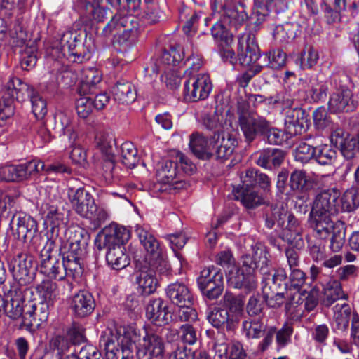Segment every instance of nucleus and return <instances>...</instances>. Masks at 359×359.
<instances>
[{
  "mask_svg": "<svg viewBox=\"0 0 359 359\" xmlns=\"http://www.w3.org/2000/svg\"><path fill=\"white\" fill-rule=\"evenodd\" d=\"M135 231L147 251L144 260L137 272L135 283L140 294L149 295L155 292L158 286L156 273H165L169 266L163 249L154 236L143 226H137Z\"/></svg>",
  "mask_w": 359,
  "mask_h": 359,
  "instance_id": "nucleus-1",
  "label": "nucleus"
},
{
  "mask_svg": "<svg viewBox=\"0 0 359 359\" xmlns=\"http://www.w3.org/2000/svg\"><path fill=\"white\" fill-rule=\"evenodd\" d=\"M130 237V231L122 226L111 224L97 236L95 245L100 250L107 249L106 260L113 269L120 270L129 264L123 247Z\"/></svg>",
  "mask_w": 359,
  "mask_h": 359,
  "instance_id": "nucleus-2",
  "label": "nucleus"
},
{
  "mask_svg": "<svg viewBox=\"0 0 359 359\" xmlns=\"http://www.w3.org/2000/svg\"><path fill=\"white\" fill-rule=\"evenodd\" d=\"M339 194L334 190L324 191L313 201L308 222L313 231L325 236L333 225L332 217L339 211L337 200Z\"/></svg>",
  "mask_w": 359,
  "mask_h": 359,
  "instance_id": "nucleus-3",
  "label": "nucleus"
},
{
  "mask_svg": "<svg viewBox=\"0 0 359 359\" xmlns=\"http://www.w3.org/2000/svg\"><path fill=\"white\" fill-rule=\"evenodd\" d=\"M140 339V333L133 327H129L123 335L116 330L107 328L101 334L100 345L104 347L108 359H118L120 355L122 359H128Z\"/></svg>",
  "mask_w": 359,
  "mask_h": 359,
  "instance_id": "nucleus-4",
  "label": "nucleus"
},
{
  "mask_svg": "<svg viewBox=\"0 0 359 359\" xmlns=\"http://www.w3.org/2000/svg\"><path fill=\"white\" fill-rule=\"evenodd\" d=\"M33 306L32 301H26L22 292L18 286L13 285L6 294L2 310L11 319L19 320L21 327L30 330Z\"/></svg>",
  "mask_w": 359,
  "mask_h": 359,
  "instance_id": "nucleus-5",
  "label": "nucleus"
},
{
  "mask_svg": "<svg viewBox=\"0 0 359 359\" xmlns=\"http://www.w3.org/2000/svg\"><path fill=\"white\" fill-rule=\"evenodd\" d=\"M49 53L55 60L60 59L68 54L77 62H82L90 58V52L85 49L81 35L75 30L65 32L60 41L53 46Z\"/></svg>",
  "mask_w": 359,
  "mask_h": 359,
  "instance_id": "nucleus-6",
  "label": "nucleus"
},
{
  "mask_svg": "<svg viewBox=\"0 0 359 359\" xmlns=\"http://www.w3.org/2000/svg\"><path fill=\"white\" fill-rule=\"evenodd\" d=\"M237 112L239 126L246 142L251 143L268 128L269 121L264 117L250 111L246 101L238 102Z\"/></svg>",
  "mask_w": 359,
  "mask_h": 359,
  "instance_id": "nucleus-7",
  "label": "nucleus"
},
{
  "mask_svg": "<svg viewBox=\"0 0 359 359\" xmlns=\"http://www.w3.org/2000/svg\"><path fill=\"white\" fill-rule=\"evenodd\" d=\"M256 259L254 260L250 255L242 257V266L231 270L227 280L230 286L243 289L246 292L255 290L257 285L255 269L257 267Z\"/></svg>",
  "mask_w": 359,
  "mask_h": 359,
  "instance_id": "nucleus-8",
  "label": "nucleus"
},
{
  "mask_svg": "<svg viewBox=\"0 0 359 359\" xmlns=\"http://www.w3.org/2000/svg\"><path fill=\"white\" fill-rule=\"evenodd\" d=\"M55 241L47 240L40 252V272L50 279L62 280L66 277L64 272L62 262L57 257L52 255V251L56 246Z\"/></svg>",
  "mask_w": 359,
  "mask_h": 359,
  "instance_id": "nucleus-9",
  "label": "nucleus"
},
{
  "mask_svg": "<svg viewBox=\"0 0 359 359\" xmlns=\"http://www.w3.org/2000/svg\"><path fill=\"white\" fill-rule=\"evenodd\" d=\"M212 88V83L208 74L190 76L184 83V99L189 102L205 100L209 96Z\"/></svg>",
  "mask_w": 359,
  "mask_h": 359,
  "instance_id": "nucleus-10",
  "label": "nucleus"
},
{
  "mask_svg": "<svg viewBox=\"0 0 359 359\" xmlns=\"http://www.w3.org/2000/svg\"><path fill=\"white\" fill-rule=\"evenodd\" d=\"M8 268L15 280L25 285L34 279V257L27 253H19L8 262Z\"/></svg>",
  "mask_w": 359,
  "mask_h": 359,
  "instance_id": "nucleus-11",
  "label": "nucleus"
},
{
  "mask_svg": "<svg viewBox=\"0 0 359 359\" xmlns=\"http://www.w3.org/2000/svg\"><path fill=\"white\" fill-rule=\"evenodd\" d=\"M238 55L240 62L245 66L255 63L260 56L255 34L246 31L238 34Z\"/></svg>",
  "mask_w": 359,
  "mask_h": 359,
  "instance_id": "nucleus-12",
  "label": "nucleus"
},
{
  "mask_svg": "<svg viewBox=\"0 0 359 359\" xmlns=\"http://www.w3.org/2000/svg\"><path fill=\"white\" fill-rule=\"evenodd\" d=\"M142 348L138 355L141 359H162L164 353L163 339L151 330H144Z\"/></svg>",
  "mask_w": 359,
  "mask_h": 359,
  "instance_id": "nucleus-13",
  "label": "nucleus"
},
{
  "mask_svg": "<svg viewBox=\"0 0 359 359\" xmlns=\"http://www.w3.org/2000/svg\"><path fill=\"white\" fill-rule=\"evenodd\" d=\"M213 158L228 159L238 145V140L231 134L224 132L214 133L212 135Z\"/></svg>",
  "mask_w": 359,
  "mask_h": 359,
  "instance_id": "nucleus-14",
  "label": "nucleus"
},
{
  "mask_svg": "<svg viewBox=\"0 0 359 359\" xmlns=\"http://www.w3.org/2000/svg\"><path fill=\"white\" fill-rule=\"evenodd\" d=\"M285 126L290 135H300L309 128V114L302 108H290L285 114Z\"/></svg>",
  "mask_w": 359,
  "mask_h": 359,
  "instance_id": "nucleus-15",
  "label": "nucleus"
},
{
  "mask_svg": "<svg viewBox=\"0 0 359 359\" xmlns=\"http://www.w3.org/2000/svg\"><path fill=\"white\" fill-rule=\"evenodd\" d=\"M145 309L147 318L157 326L167 325L172 319L168 303L161 298L149 299Z\"/></svg>",
  "mask_w": 359,
  "mask_h": 359,
  "instance_id": "nucleus-16",
  "label": "nucleus"
},
{
  "mask_svg": "<svg viewBox=\"0 0 359 359\" xmlns=\"http://www.w3.org/2000/svg\"><path fill=\"white\" fill-rule=\"evenodd\" d=\"M67 196L75 212L84 217L89 215V209L95 200L93 196L83 188L70 187L67 189Z\"/></svg>",
  "mask_w": 359,
  "mask_h": 359,
  "instance_id": "nucleus-17",
  "label": "nucleus"
},
{
  "mask_svg": "<svg viewBox=\"0 0 359 359\" xmlns=\"http://www.w3.org/2000/svg\"><path fill=\"white\" fill-rule=\"evenodd\" d=\"M36 93L33 87L19 78H12L5 86L4 96L11 101L16 100L18 102H22L27 99L31 100V97Z\"/></svg>",
  "mask_w": 359,
  "mask_h": 359,
  "instance_id": "nucleus-18",
  "label": "nucleus"
},
{
  "mask_svg": "<svg viewBox=\"0 0 359 359\" xmlns=\"http://www.w3.org/2000/svg\"><path fill=\"white\" fill-rule=\"evenodd\" d=\"M329 109L333 113L353 111L356 107V102L353 98V93L348 88L341 89L331 95L328 102Z\"/></svg>",
  "mask_w": 359,
  "mask_h": 359,
  "instance_id": "nucleus-19",
  "label": "nucleus"
},
{
  "mask_svg": "<svg viewBox=\"0 0 359 359\" xmlns=\"http://www.w3.org/2000/svg\"><path fill=\"white\" fill-rule=\"evenodd\" d=\"M95 307L93 295L86 290H79L70 301V309L77 318H85L92 313Z\"/></svg>",
  "mask_w": 359,
  "mask_h": 359,
  "instance_id": "nucleus-20",
  "label": "nucleus"
},
{
  "mask_svg": "<svg viewBox=\"0 0 359 359\" xmlns=\"http://www.w3.org/2000/svg\"><path fill=\"white\" fill-rule=\"evenodd\" d=\"M44 168V163L34 159L19 165H11V182H22L39 174V169Z\"/></svg>",
  "mask_w": 359,
  "mask_h": 359,
  "instance_id": "nucleus-21",
  "label": "nucleus"
},
{
  "mask_svg": "<svg viewBox=\"0 0 359 359\" xmlns=\"http://www.w3.org/2000/svg\"><path fill=\"white\" fill-rule=\"evenodd\" d=\"M166 297L177 306L194 302V296L187 285L182 282L169 284L165 288Z\"/></svg>",
  "mask_w": 359,
  "mask_h": 359,
  "instance_id": "nucleus-22",
  "label": "nucleus"
},
{
  "mask_svg": "<svg viewBox=\"0 0 359 359\" xmlns=\"http://www.w3.org/2000/svg\"><path fill=\"white\" fill-rule=\"evenodd\" d=\"M107 0H81L83 15L90 20L103 22L110 10L107 8Z\"/></svg>",
  "mask_w": 359,
  "mask_h": 359,
  "instance_id": "nucleus-23",
  "label": "nucleus"
},
{
  "mask_svg": "<svg viewBox=\"0 0 359 359\" xmlns=\"http://www.w3.org/2000/svg\"><path fill=\"white\" fill-rule=\"evenodd\" d=\"M63 211L54 205H50L46 210L45 222L50 227L47 233V240H54L57 243L60 228L65 225L67 217Z\"/></svg>",
  "mask_w": 359,
  "mask_h": 359,
  "instance_id": "nucleus-24",
  "label": "nucleus"
},
{
  "mask_svg": "<svg viewBox=\"0 0 359 359\" xmlns=\"http://www.w3.org/2000/svg\"><path fill=\"white\" fill-rule=\"evenodd\" d=\"M224 23L237 30L249 18L245 6L242 3H230L221 18Z\"/></svg>",
  "mask_w": 359,
  "mask_h": 359,
  "instance_id": "nucleus-25",
  "label": "nucleus"
},
{
  "mask_svg": "<svg viewBox=\"0 0 359 359\" xmlns=\"http://www.w3.org/2000/svg\"><path fill=\"white\" fill-rule=\"evenodd\" d=\"M212 144V136L209 140L198 133L193 134L190 137V149L200 159L208 160L213 158Z\"/></svg>",
  "mask_w": 359,
  "mask_h": 359,
  "instance_id": "nucleus-26",
  "label": "nucleus"
},
{
  "mask_svg": "<svg viewBox=\"0 0 359 359\" xmlns=\"http://www.w3.org/2000/svg\"><path fill=\"white\" fill-rule=\"evenodd\" d=\"M286 222L287 226L283 229L280 237L289 244L296 248H301L304 242L300 233L301 228L299 226L297 220L291 213H288Z\"/></svg>",
  "mask_w": 359,
  "mask_h": 359,
  "instance_id": "nucleus-27",
  "label": "nucleus"
},
{
  "mask_svg": "<svg viewBox=\"0 0 359 359\" xmlns=\"http://www.w3.org/2000/svg\"><path fill=\"white\" fill-rule=\"evenodd\" d=\"M17 222V234L20 240L26 242L32 240L38 231L36 221L31 216L25 213H19Z\"/></svg>",
  "mask_w": 359,
  "mask_h": 359,
  "instance_id": "nucleus-28",
  "label": "nucleus"
},
{
  "mask_svg": "<svg viewBox=\"0 0 359 359\" xmlns=\"http://www.w3.org/2000/svg\"><path fill=\"white\" fill-rule=\"evenodd\" d=\"M208 321L212 326L222 328L226 327L227 330H231L238 323V318L234 315H230L227 309L215 308L208 315Z\"/></svg>",
  "mask_w": 359,
  "mask_h": 359,
  "instance_id": "nucleus-29",
  "label": "nucleus"
},
{
  "mask_svg": "<svg viewBox=\"0 0 359 359\" xmlns=\"http://www.w3.org/2000/svg\"><path fill=\"white\" fill-rule=\"evenodd\" d=\"M115 100L121 104H128L137 98L135 87L129 81L120 80L112 88Z\"/></svg>",
  "mask_w": 359,
  "mask_h": 359,
  "instance_id": "nucleus-30",
  "label": "nucleus"
},
{
  "mask_svg": "<svg viewBox=\"0 0 359 359\" xmlns=\"http://www.w3.org/2000/svg\"><path fill=\"white\" fill-rule=\"evenodd\" d=\"M235 198L241 201L247 208H255L264 203V199L252 187H245L243 184L241 187L233 191Z\"/></svg>",
  "mask_w": 359,
  "mask_h": 359,
  "instance_id": "nucleus-31",
  "label": "nucleus"
},
{
  "mask_svg": "<svg viewBox=\"0 0 359 359\" xmlns=\"http://www.w3.org/2000/svg\"><path fill=\"white\" fill-rule=\"evenodd\" d=\"M285 154L283 151L276 148L264 149L259 153L256 163L262 168L272 169L273 167L279 166L283 161Z\"/></svg>",
  "mask_w": 359,
  "mask_h": 359,
  "instance_id": "nucleus-32",
  "label": "nucleus"
},
{
  "mask_svg": "<svg viewBox=\"0 0 359 359\" xmlns=\"http://www.w3.org/2000/svg\"><path fill=\"white\" fill-rule=\"evenodd\" d=\"M316 237L320 239L327 238L331 233L330 248L333 252H339L342 248L345 243V227L342 222H333L332 226L328 229L325 236H321L318 231H313Z\"/></svg>",
  "mask_w": 359,
  "mask_h": 359,
  "instance_id": "nucleus-33",
  "label": "nucleus"
},
{
  "mask_svg": "<svg viewBox=\"0 0 359 359\" xmlns=\"http://www.w3.org/2000/svg\"><path fill=\"white\" fill-rule=\"evenodd\" d=\"M254 255L252 258L255 260L257 263V267L255 269L256 270H259L260 274L262 276V285L263 286L269 287L270 285V280L272 276V273L268 263L269 260L266 257V252L262 248L257 247L256 245H252Z\"/></svg>",
  "mask_w": 359,
  "mask_h": 359,
  "instance_id": "nucleus-34",
  "label": "nucleus"
},
{
  "mask_svg": "<svg viewBox=\"0 0 359 359\" xmlns=\"http://www.w3.org/2000/svg\"><path fill=\"white\" fill-rule=\"evenodd\" d=\"M287 212V208L283 203L271 205L270 209L266 212V226L269 229L273 227L275 224L279 227H283L286 222Z\"/></svg>",
  "mask_w": 359,
  "mask_h": 359,
  "instance_id": "nucleus-35",
  "label": "nucleus"
},
{
  "mask_svg": "<svg viewBox=\"0 0 359 359\" xmlns=\"http://www.w3.org/2000/svg\"><path fill=\"white\" fill-rule=\"evenodd\" d=\"M242 184L245 187H253L258 185L264 191H268L271 186L269 177L258 170L251 168L245 171L244 175L241 176Z\"/></svg>",
  "mask_w": 359,
  "mask_h": 359,
  "instance_id": "nucleus-36",
  "label": "nucleus"
},
{
  "mask_svg": "<svg viewBox=\"0 0 359 359\" xmlns=\"http://www.w3.org/2000/svg\"><path fill=\"white\" fill-rule=\"evenodd\" d=\"M298 89L292 86L285 87L283 90L278 92L275 95L268 97L269 104H279L283 108L290 109L294 104L297 98Z\"/></svg>",
  "mask_w": 359,
  "mask_h": 359,
  "instance_id": "nucleus-37",
  "label": "nucleus"
},
{
  "mask_svg": "<svg viewBox=\"0 0 359 359\" xmlns=\"http://www.w3.org/2000/svg\"><path fill=\"white\" fill-rule=\"evenodd\" d=\"M334 329L339 331L346 330L349 325L351 309L350 305L344 303H337L334 306Z\"/></svg>",
  "mask_w": 359,
  "mask_h": 359,
  "instance_id": "nucleus-38",
  "label": "nucleus"
},
{
  "mask_svg": "<svg viewBox=\"0 0 359 359\" xmlns=\"http://www.w3.org/2000/svg\"><path fill=\"white\" fill-rule=\"evenodd\" d=\"M130 22H133V17L116 14L103 28L102 33L105 37L111 36L114 39Z\"/></svg>",
  "mask_w": 359,
  "mask_h": 359,
  "instance_id": "nucleus-39",
  "label": "nucleus"
},
{
  "mask_svg": "<svg viewBox=\"0 0 359 359\" xmlns=\"http://www.w3.org/2000/svg\"><path fill=\"white\" fill-rule=\"evenodd\" d=\"M337 153L334 147L329 144L315 146L314 160L320 165L332 164L337 159Z\"/></svg>",
  "mask_w": 359,
  "mask_h": 359,
  "instance_id": "nucleus-40",
  "label": "nucleus"
},
{
  "mask_svg": "<svg viewBox=\"0 0 359 359\" xmlns=\"http://www.w3.org/2000/svg\"><path fill=\"white\" fill-rule=\"evenodd\" d=\"M324 18L327 24H332L340 20L341 13L349 11V8L340 0L335 1L333 4H321Z\"/></svg>",
  "mask_w": 359,
  "mask_h": 359,
  "instance_id": "nucleus-41",
  "label": "nucleus"
},
{
  "mask_svg": "<svg viewBox=\"0 0 359 359\" xmlns=\"http://www.w3.org/2000/svg\"><path fill=\"white\" fill-rule=\"evenodd\" d=\"M137 22H130L122 29L114 39V43H118L124 49L130 48L135 43L137 36V29L135 27Z\"/></svg>",
  "mask_w": 359,
  "mask_h": 359,
  "instance_id": "nucleus-42",
  "label": "nucleus"
},
{
  "mask_svg": "<svg viewBox=\"0 0 359 359\" xmlns=\"http://www.w3.org/2000/svg\"><path fill=\"white\" fill-rule=\"evenodd\" d=\"M96 170L101 175L107 183H111L118 174V169L115 166L114 156H102L96 164Z\"/></svg>",
  "mask_w": 359,
  "mask_h": 359,
  "instance_id": "nucleus-43",
  "label": "nucleus"
},
{
  "mask_svg": "<svg viewBox=\"0 0 359 359\" xmlns=\"http://www.w3.org/2000/svg\"><path fill=\"white\" fill-rule=\"evenodd\" d=\"M308 94L314 102L325 101L329 90L327 82L318 81L316 77H311L309 83Z\"/></svg>",
  "mask_w": 359,
  "mask_h": 359,
  "instance_id": "nucleus-44",
  "label": "nucleus"
},
{
  "mask_svg": "<svg viewBox=\"0 0 359 359\" xmlns=\"http://www.w3.org/2000/svg\"><path fill=\"white\" fill-rule=\"evenodd\" d=\"M243 330L248 338H259L265 330L264 318H247L243 322Z\"/></svg>",
  "mask_w": 359,
  "mask_h": 359,
  "instance_id": "nucleus-45",
  "label": "nucleus"
},
{
  "mask_svg": "<svg viewBox=\"0 0 359 359\" xmlns=\"http://www.w3.org/2000/svg\"><path fill=\"white\" fill-rule=\"evenodd\" d=\"M160 168L157 170V176L161 183L166 184V182H172L177 176V161L176 159H165L160 163Z\"/></svg>",
  "mask_w": 359,
  "mask_h": 359,
  "instance_id": "nucleus-46",
  "label": "nucleus"
},
{
  "mask_svg": "<svg viewBox=\"0 0 359 359\" xmlns=\"http://www.w3.org/2000/svg\"><path fill=\"white\" fill-rule=\"evenodd\" d=\"M341 209L343 212H354L359 207V189L352 187L347 189L340 198Z\"/></svg>",
  "mask_w": 359,
  "mask_h": 359,
  "instance_id": "nucleus-47",
  "label": "nucleus"
},
{
  "mask_svg": "<svg viewBox=\"0 0 359 359\" xmlns=\"http://www.w3.org/2000/svg\"><path fill=\"white\" fill-rule=\"evenodd\" d=\"M62 262L66 277L76 278L82 274L81 258L72 255H62Z\"/></svg>",
  "mask_w": 359,
  "mask_h": 359,
  "instance_id": "nucleus-48",
  "label": "nucleus"
},
{
  "mask_svg": "<svg viewBox=\"0 0 359 359\" xmlns=\"http://www.w3.org/2000/svg\"><path fill=\"white\" fill-rule=\"evenodd\" d=\"M95 144L102 154V156H114L116 142L114 137L104 133H97L95 136Z\"/></svg>",
  "mask_w": 359,
  "mask_h": 359,
  "instance_id": "nucleus-49",
  "label": "nucleus"
},
{
  "mask_svg": "<svg viewBox=\"0 0 359 359\" xmlns=\"http://www.w3.org/2000/svg\"><path fill=\"white\" fill-rule=\"evenodd\" d=\"M32 305L34 306V311L31 313L33 318L31 321V328L34 324L39 325L41 323L48 320L50 307L53 305V303L50 302V300L41 299L38 304L32 302Z\"/></svg>",
  "mask_w": 359,
  "mask_h": 359,
  "instance_id": "nucleus-50",
  "label": "nucleus"
},
{
  "mask_svg": "<svg viewBox=\"0 0 359 359\" xmlns=\"http://www.w3.org/2000/svg\"><path fill=\"white\" fill-rule=\"evenodd\" d=\"M347 297L339 282L334 281L327 285L324 289L323 304L326 306H331L334 302L345 299Z\"/></svg>",
  "mask_w": 359,
  "mask_h": 359,
  "instance_id": "nucleus-51",
  "label": "nucleus"
},
{
  "mask_svg": "<svg viewBox=\"0 0 359 359\" xmlns=\"http://www.w3.org/2000/svg\"><path fill=\"white\" fill-rule=\"evenodd\" d=\"M121 160L127 168H133L139 162L137 150L130 142H126L121 144Z\"/></svg>",
  "mask_w": 359,
  "mask_h": 359,
  "instance_id": "nucleus-52",
  "label": "nucleus"
},
{
  "mask_svg": "<svg viewBox=\"0 0 359 359\" xmlns=\"http://www.w3.org/2000/svg\"><path fill=\"white\" fill-rule=\"evenodd\" d=\"M185 48L186 55L187 58L184 63L189 65V69L186 71L189 76L194 75L201 67L203 62L201 56L198 53L196 50L194 49L191 43L187 44Z\"/></svg>",
  "mask_w": 359,
  "mask_h": 359,
  "instance_id": "nucleus-53",
  "label": "nucleus"
},
{
  "mask_svg": "<svg viewBox=\"0 0 359 359\" xmlns=\"http://www.w3.org/2000/svg\"><path fill=\"white\" fill-rule=\"evenodd\" d=\"M184 47L180 46L171 47L169 50H164L161 57V62L168 65L176 66L185 57Z\"/></svg>",
  "mask_w": 359,
  "mask_h": 359,
  "instance_id": "nucleus-54",
  "label": "nucleus"
},
{
  "mask_svg": "<svg viewBox=\"0 0 359 359\" xmlns=\"http://www.w3.org/2000/svg\"><path fill=\"white\" fill-rule=\"evenodd\" d=\"M306 280V273L299 269L290 270L288 283H284V288L286 290H295L297 294L300 297L304 294L300 292L301 288L304 285Z\"/></svg>",
  "mask_w": 359,
  "mask_h": 359,
  "instance_id": "nucleus-55",
  "label": "nucleus"
},
{
  "mask_svg": "<svg viewBox=\"0 0 359 359\" xmlns=\"http://www.w3.org/2000/svg\"><path fill=\"white\" fill-rule=\"evenodd\" d=\"M70 345L68 339L61 335L55 336L49 343L50 348L55 355L56 359L66 358L67 355L65 354L69 351Z\"/></svg>",
  "mask_w": 359,
  "mask_h": 359,
  "instance_id": "nucleus-56",
  "label": "nucleus"
},
{
  "mask_svg": "<svg viewBox=\"0 0 359 359\" xmlns=\"http://www.w3.org/2000/svg\"><path fill=\"white\" fill-rule=\"evenodd\" d=\"M100 353L96 346L85 344L79 350L75 348L71 354L62 359H100Z\"/></svg>",
  "mask_w": 359,
  "mask_h": 359,
  "instance_id": "nucleus-57",
  "label": "nucleus"
},
{
  "mask_svg": "<svg viewBox=\"0 0 359 359\" xmlns=\"http://www.w3.org/2000/svg\"><path fill=\"white\" fill-rule=\"evenodd\" d=\"M223 276V273L221 270L215 266H209L203 269L200 276L197 278V285L198 288L205 287V285L210 284L217 278H221Z\"/></svg>",
  "mask_w": 359,
  "mask_h": 359,
  "instance_id": "nucleus-58",
  "label": "nucleus"
},
{
  "mask_svg": "<svg viewBox=\"0 0 359 359\" xmlns=\"http://www.w3.org/2000/svg\"><path fill=\"white\" fill-rule=\"evenodd\" d=\"M336 144H339L341 154L346 159H352L359 154V142L355 137L340 138V142L337 140Z\"/></svg>",
  "mask_w": 359,
  "mask_h": 359,
  "instance_id": "nucleus-59",
  "label": "nucleus"
},
{
  "mask_svg": "<svg viewBox=\"0 0 359 359\" xmlns=\"http://www.w3.org/2000/svg\"><path fill=\"white\" fill-rule=\"evenodd\" d=\"M279 287L263 286L262 292L267 304L271 307L280 306L284 301L285 297L283 292L278 291Z\"/></svg>",
  "mask_w": 359,
  "mask_h": 359,
  "instance_id": "nucleus-60",
  "label": "nucleus"
},
{
  "mask_svg": "<svg viewBox=\"0 0 359 359\" xmlns=\"http://www.w3.org/2000/svg\"><path fill=\"white\" fill-rule=\"evenodd\" d=\"M36 46L34 44L25 46L20 53V65L23 69L29 70L34 67L37 62Z\"/></svg>",
  "mask_w": 359,
  "mask_h": 359,
  "instance_id": "nucleus-61",
  "label": "nucleus"
},
{
  "mask_svg": "<svg viewBox=\"0 0 359 359\" xmlns=\"http://www.w3.org/2000/svg\"><path fill=\"white\" fill-rule=\"evenodd\" d=\"M224 276L216 278L213 283L208 284L205 287L199 288L203 295L210 300L217 299L224 290Z\"/></svg>",
  "mask_w": 359,
  "mask_h": 359,
  "instance_id": "nucleus-62",
  "label": "nucleus"
},
{
  "mask_svg": "<svg viewBox=\"0 0 359 359\" xmlns=\"http://www.w3.org/2000/svg\"><path fill=\"white\" fill-rule=\"evenodd\" d=\"M264 304L259 295L250 297L246 306L248 318H264Z\"/></svg>",
  "mask_w": 359,
  "mask_h": 359,
  "instance_id": "nucleus-63",
  "label": "nucleus"
},
{
  "mask_svg": "<svg viewBox=\"0 0 359 359\" xmlns=\"http://www.w3.org/2000/svg\"><path fill=\"white\" fill-rule=\"evenodd\" d=\"M163 17L158 4H150L144 8L142 19L144 24L154 25L159 22Z\"/></svg>",
  "mask_w": 359,
  "mask_h": 359,
  "instance_id": "nucleus-64",
  "label": "nucleus"
}]
</instances>
